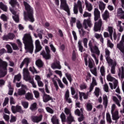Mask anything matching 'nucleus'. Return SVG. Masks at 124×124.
Here are the masks:
<instances>
[{"label":"nucleus","instance_id":"3c124183","mask_svg":"<svg viewBox=\"0 0 124 124\" xmlns=\"http://www.w3.org/2000/svg\"><path fill=\"white\" fill-rule=\"evenodd\" d=\"M22 106H23L24 108L25 109H27L28 107H29V102H26V101H22Z\"/></svg>","mask_w":124,"mask_h":124},{"label":"nucleus","instance_id":"6e6d98bb","mask_svg":"<svg viewBox=\"0 0 124 124\" xmlns=\"http://www.w3.org/2000/svg\"><path fill=\"white\" fill-rule=\"evenodd\" d=\"M78 31L80 36L82 37H83V36L86 34V31H84L83 29L79 30Z\"/></svg>","mask_w":124,"mask_h":124},{"label":"nucleus","instance_id":"680f3d73","mask_svg":"<svg viewBox=\"0 0 124 124\" xmlns=\"http://www.w3.org/2000/svg\"><path fill=\"white\" fill-rule=\"evenodd\" d=\"M91 72L94 75V76H97V72H96V68H93L91 69Z\"/></svg>","mask_w":124,"mask_h":124},{"label":"nucleus","instance_id":"a19ab883","mask_svg":"<svg viewBox=\"0 0 124 124\" xmlns=\"http://www.w3.org/2000/svg\"><path fill=\"white\" fill-rule=\"evenodd\" d=\"M36 64L38 67H42L43 66V62L41 60L39 59L36 61Z\"/></svg>","mask_w":124,"mask_h":124},{"label":"nucleus","instance_id":"c9c22d12","mask_svg":"<svg viewBox=\"0 0 124 124\" xmlns=\"http://www.w3.org/2000/svg\"><path fill=\"white\" fill-rule=\"evenodd\" d=\"M0 8L3 10V11H5V12L7 11V6L3 4L2 2H0Z\"/></svg>","mask_w":124,"mask_h":124},{"label":"nucleus","instance_id":"39448f33","mask_svg":"<svg viewBox=\"0 0 124 124\" xmlns=\"http://www.w3.org/2000/svg\"><path fill=\"white\" fill-rule=\"evenodd\" d=\"M97 83H96V80H95V78H93L92 82L90 84L89 92H87V93L79 92L80 100H83V98H82V96L84 99H88V97L89 96V94H90V93H91L93 91V88H94V86H97Z\"/></svg>","mask_w":124,"mask_h":124},{"label":"nucleus","instance_id":"2f4dec72","mask_svg":"<svg viewBox=\"0 0 124 124\" xmlns=\"http://www.w3.org/2000/svg\"><path fill=\"white\" fill-rule=\"evenodd\" d=\"M36 31L37 32L38 36L39 37L40 39H42L43 38V30L40 29H37Z\"/></svg>","mask_w":124,"mask_h":124},{"label":"nucleus","instance_id":"e2e57ef3","mask_svg":"<svg viewBox=\"0 0 124 124\" xmlns=\"http://www.w3.org/2000/svg\"><path fill=\"white\" fill-rule=\"evenodd\" d=\"M34 96L36 98H38V97H39V92H38V91H36V90H34L33 92Z\"/></svg>","mask_w":124,"mask_h":124},{"label":"nucleus","instance_id":"4d7b16f0","mask_svg":"<svg viewBox=\"0 0 124 124\" xmlns=\"http://www.w3.org/2000/svg\"><path fill=\"white\" fill-rule=\"evenodd\" d=\"M57 81L59 85V87H60L61 88V89H63V88H64V86L63 85V84L62 82V80H61V79H60V78H58L57 79Z\"/></svg>","mask_w":124,"mask_h":124},{"label":"nucleus","instance_id":"ddd939ff","mask_svg":"<svg viewBox=\"0 0 124 124\" xmlns=\"http://www.w3.org/2000/svg\"><path fill=\"white\" fill-rule=\"evenodd\" d=\"M15 37V35L13 34V33H9L7 35H4L2 38L3 40H6V41H7V40H9V39L13 40Z\"/></svg>","mask_w":124,"mask_h":124},{"label":"nucleus","instance_id":"864d4df0","mask_svg":"<svg viewBox=\"0 0 124 124\" xmlns=\"http://www.w3.org/2000/svg\"><path fill=\"white\" fill-rule=\"evenodd\" d=\"M60 117L62 120V123H64L65 122H66V120H65V115L64 114V113H62L60 115Z\"/></svg>","mask_w":124,"mask_h":124},{"label":"nucleus","instance_id":"c85d7f7f","mask_svg":"<svg viewBox=\"0 0 124 124\" xmlns=\"http://www.w3.org/2000/svg\"><path fill=\"white\" fill-rule=\"evenodd\" d=\"M106 4L103 3V2L100 1L99 2V8L100 10H101V11L102 12H103V11H104V9H105V6H106Z\"/></svg>","mask_w":124,"mask_h":124},{"label":"nucleus","instance_id":"79ce46f5","mask_svg":"<svg viewBox=\"0 0 124 124\" xmlns=\"http://www.w3.org/2000/svg\"><path fill=\"white\" fill-rule=\"evenodd\" d=\"M100 72L101 76H105V68L102 66L100 68Z\"/></svg>","mask_w":124,"mask_h":124},{"label":"nucleus","instance_id":"4be33fe9","mask_svg":"<svg viewBox=\"0 0 124 124\" xmlns=\"http://www.w3.org/2000/svg\"><path fill=\"white\" fill-rule=\"evenodd\" d=\"M117 16L118 17L121 18V19H124V11H123V9L121 8H119L117 10Z\"/></svg>","mask_w":124,"mask_h":124},{"label":"nucleus","instance_id":"2eb2a0df","mask_svg":"<svg viewBox=\"0 0 124 124\" xmlns=\"http://www.w3.org/2000/svg\"><path fill=\"white\" fill-rule=\"evenodd\" d=\"M10 11L12 12V14H13V18L16 22V23H18L19 22V13L15 12L14 10H11V9H10Z\"/></svg>","mask_w":124,"mask_h":124},{"label":"nucleus","instance_id":"f257e3e1","mask_svg":"<svg viewBox=\"0 0 124 124\" xmlns=\"http://www.w3.org/2000/svg\"><path fill=\"white\" fill-rule=\"evenodd\" d=\"M22 39L26 52L32 54V52H33V44L32 43V39L31 34H24Z\"/></svg>","mask_w":124,"mask_h":124},{"label":"nucleus","instance_id":"13d9d810","mask_svg":"<svg viewBox=\"0 0 124 124\" xmlns=\"http://www.w3.org/2000/svg\"><path fill=\"white\" fill-rule=\"evenodd\" d=\"M3 118L4 120H5V121H6V122H7L8 123V122H9V119H10L9 115H7L3 113Z\"/></svg>","mask_w":124,"mask_h":124},{"label":"nucleus","instance_id":"69168bd1","mask_svg":"<svg viewBox=\"0 0 124 124\" xmlns=\"http://www.w3.org/2000/svg\"><path fill=\"white\" fill-rule=\"evenodd\" d=\"M30 71H31V72H32V73H35V74H37L38 73V72H37V71H36V69H35V68L33 67H30L29 68Z\"/></svg>","mask_w":124,"mask_h":124},{"label":"nucleus","instance_id":"a878e982","mask_svg":"<svg viewBox=\"0 0 124 124\" xmlns=\"http://www.w3.org/2000/svg\"><path fill=\"white\" fill-rule=\"evenodd\" d=\"M65 98L68 103H71L72 102V100L69 98V91H68V90H67L65 92Z\"/></svg>","mask_w":124,"mask_h":124},{"label":"nucleus","instance_id":"20e7f679","mask_svg":"<svg viewBox=\"0 0 124 124\" xmlns=\"http://www.w3.org/2000/svg\"><path fill=\"white\" fill-rule=\"evenodd\" d=\"M94 16L95 21H97V20H98L97 22L95 23L94 31H100L101 26H102V20L99 19L100 18V12H99L98 9L95 8L94 9Z\"/></svg>","mask_w":124,"mask_h":124},{"label":"nucleus","instance_id":"774afa93","mask_svg":"<svg viewBox=\"0 0 124 124\" xmlns=\"http://www.w3.org/2000/svg\"><path fill=\"white\" fill-rule=\"evenodd\" d=\"M93 59H90L89 60V67H90V68H93Z\"/></svg>","mask_w":124,"mask_h":124},{"label":"nucleus","instance_id":"4c0bfd02","mask_svg":"<svg viewBox=\"0 0 124 124\" xmlns=\"http://www.w3.org/2000/svg\"><path fill=\"white\" fill-rule=\"evenodd\" d=\"M66 122L68 124H71L72 122H74V118L73 117L72 115H70L67 117V119L66 120Z\"/></svg>","mask_w":124,"mask_h":124},{"label":"nucleus","instance_id":"393cba45","mask_svg":"<svg viewBox=\"0 0 124 124\" xmlns=\"http://www.w3.org/2000/svg\"><path fill=\"white\" fill-rule=\"evenodd\" d=\"M117 47L124 54V43H122V42H120L119 43L117 44Z\"/></svg>","mask_w":124,"mask_h":124},{"label":"nucleus","instance_id":"de8ad7c7","mask_svg":"<svg viewBox=\"0 0 124 124\" xmlns=\"http://www.w3.org/2000/svg\"><path fill=\"white\" fill-rule=\"evenodd\" d=\"M88 38H84L83 39L82 42L85 48H88Z\"/></svg>","mask_w":124,"mask_h":124},{"label":"nucleus","instance_id":"e433bc0d","mask_svg":"<svg viewBox=\"0 0 124 124\" xmlns=\"http://www.w3.org/2000/svg\"><path fill=\"white\" fill-rule=\"evenodd\" d=\"M51 122L53 124H60L59 123V119L57 118V116H53L51 118Z\"/></svg>","mask_w":124,"mask_h":124},{"label":"nucleus","instance_id":"aec40b11","mask_svg":"<svg viewBox=\"0 0 124 124\" xmlns=\"http://www.w3.org/2000/svg\"><path fill=\"white\" fill-rule=\"evenodd\" d=\"M109 64H111V68L110 69V72L111 74H115L116 73V70L115 69V67L117 65V62L116 61H113L111 63H108Z\"/></svg>","mask_w":124,"mask_h":124},{"label":"nucleus","instance_id":"338daca9","mask_svg":"<svg viewBox=\"0 0 124 124\" xmlns=\"http://www.w3.org/2000/svg\"><path fill=\"white\" fill-rule=\"evenodd\" d=\"M74 13L75 14H77L78 13V7H77V5L75 4L74 6Z\"/></svg>","mask_w":124,"mask_h":124},{"label":"nucleus","instance_id":"f704fd0d","mask_svg":"<svg viewBox=\"0 0 124 124\" xmlns=\"http://www.w3.org/2000/svg\"><path fill=\"white\" fill-rule=\"evenodd\" d=\"M103 104L105 106V108H106L108 104V98L106 95H103Z\"/></svg>","mask_w":124,"mask_h":124},{"label":"nucleus","instance_id":"a18cd8bd","mask_svg":"<svg viewBox=\"0 0 124 124\" xmlns=\"http://www.w3.org/2000/svg\"><path fill=\"white\" fill-rule=\"evenodd\" d=\"M75 113L78 116H82L83 115V109H76Z\"/></svg>","mask_w":124,"mask_h":124},{"label":"nucleus","instance_id":"c756f323","mask_svg":"<svg viewBox=\"0 0 124 124\" xmlns=\"http://www.w3.org/2000/svg\"><path fill=\"white\" fill-rule=\"evenodd\" d=\"M85 5H86V9L89 12H91L93 10V5L91 3L88 2H85Z\"/></svg>","mask_w":124,"mask_h":124},{"label":"nucleus","instance_id":"cd10ccee","mask_svg":"<svg viewBox=\"0 0 124 124\" xmlns=\"http://www.w3.org/2000/svg\"><path fill=\"white\" fill-rule=\"evenodd\" d=\"M117 23L116 26L119 28V31H120V32H123V31H124V27L122 26V21H118Z\"/></svg>","mask_w":124,"mask_h":124},{"label":"nucleus","instance_id":"8fccbe9b","mask_svg":"<svg viewBox=\"0 0 124 124\" xmlns=\"http://www.w3.org/2000/svg\"><path fill=\"white\" fill-rule=\"evenodd\" d=\"M66 77H67V78L69 81L70 83H71V82L72 81V78H71V75L70 74L67 73L65 74Z\"/></svg>","mask_w":124,"mask_h":124},{"label":"nucleus","instance_id":"bb28decb","mask_svg":"<svg viewBox=\"0 0 124 124\" xmlns=\"http://www.w3.org/2000/svg\"><path fill=\"white\" fill-rule=\"evenodd\" d=\"M43 98L44 102H48L49 100H52V97L46 94H44Z\"/></svg>","mask_w":124,"mask_h":124},{"label":"nucleus","instance_id":"5701e85b","mask_svg":"<svg viewBox=\"0 0 124 124\" xmlns=\"http://www.w3.org/2000/svg\"><path fill=\"white\" fill-rule=\"evenodd\" d=\"M51 67L53 69H56V68H57V69H61V68H62L59 61H56L53 63L51 64Z\"/></svg>","mask_w":124,"mask_h":124},{"label":"nucleus","instance_id":"9b49d317","mask_svg":"<svg viewBox=\"0 0 124 124\" xmlns=\"http://www.w3.org/2000/svg\"><path fill=\"white\" fill-rule=\"evenodd\" d=\"M83 27L87 31H90L89 28L92 27V22L90 19H84L83 23Z\"/></svg>","mask_w":124,"mask_h":124},{"label":"nucleus","instance_id":"0e129e2a","mask_svg":"<svg viewBox=\"0 0 124 124\" xmlns=\"http://www.w3.org/2000/svg\"><path fill=\"white\" fill-rule=\"evenodd\" d=\"M83 17H91L92 16V14L91 13H88V12H85L83 15Z\"/></svg>","mask_w":124,"mask_h":124},{"label":"nucleus","instance_id":"f3484780","mask_svg":"<svg viewBox=\"0 0 124 124\" xmlns=\"http://www.w3.org/2000/svg\"><path fill=\"white\" fill-rule=\"evenodd\" d=\"M111 114L112 115V119L114 121H117L120 119V116H119V112L118 111L114 110V109H112L111 110Z\"/></svg>","mask_w":124,"mask_h":124},{"label":"nucleus","instance_id":"423d86ee","mask_svg":"<svg viewBox=\"0 0 124 124\" xmlns=\"http://www.w3.org/2000/svg\"><path fill=\"white\" fill-rule=\"evenodd\" d=\"M8 64L5 61L0 58V78L4 77L7 74V66Z\"/></svg>","mask_w":124,"mask_h":124},{"label":"nucleus","instance_id":"09e8293b","mask_svg":"<svg viewBox=\"0 0 124 124\" xmlns=\"http://www.w3.org/2000/svg\"><path fill=\"white\" fill-rule=\"evenodd\" d=\"M100 93V89H99V88L96 87L94 91L95 95H96V96H98V95H99Z\"/></svg>","mask_w":124,"mask_h":124},{"label":"nucleus","instance_id":"603ef678","mask_svg":"<svg viewBox=\"0 0 124 124\" xmlns=\"http://www.w3.org/2000/svg\"><path fill=\"white\" fill-rule=\"evenodd\" d=\"M106 118H107V122H108V123H109V124H111V123H112V120L111 119V116L109 113H107Z\"/></svg>","mask_w":124,"mask_h":124},{"label":"nucleus","instance_id":"0eeeda50","mask_svg":"<svg viewBox=\"0 0 124 124\" xmlns=\"http://www.w3.org/2000/svg\"><path fill=\"white\" fill-rule=\"evenodd\" d=\"M107 80L109 82H113L114 85L113 86V83L109 82V85L111 90L113 89H116L117 86H118V80L116 79L114 77L111 76V74H108L107 76Z\"/></svg>","mask_w":124,"mask_h":124},{"label":"nucleus","instance_id":"052dcab7","mask_svg":"<svg viewBox=\"0 0 124 124\" xmlns=\"http://www.w3.org/2000/svg\"><path fill=\"white\" fill-rule=\"evenodd\" d=\"M104 90L106 93L109 92V87L107 84H105L104 85Z\"/></svg>","mask_w":124,"mask_h":124},{"label":"nucleus","instance_id":"6ab92c4d","mask_svg":"<svg viewBox=\"0 0 124 124\" xmlns=\"http://www.w3.org/2000/svg\"><path fill=\"white\" fill-rule=\"evenodd\" d=\"M30 62H31V59L30 58H25L19 66L20 68L22 69V68H23V66H24V64H26L27 67L29 66V63H30Z\"/></svg>","mask_w":124,"mask_h":124},{"label":"nucleus","instance_id":"1a4fd4ad","mask_svg":"<svg viewBox=\"0 0 124 124\" xmlns=\"http://www.w3.org/2000/svg\"><path fill=\"white\" fill-rule=\"evenodd\" d=\"M45 50L46 51V52H45V51H43L41 53V55H42L43 58H44V59H46V60H49V59L51 58V55L50 54V49H49V47H48V46H46Z\"/></svg>","mask_w":124,"mask_h":124},{"label":"nucleus","instance_id":"ea45409f","mask_svg":"<svg viewBox=\"0 0 124 124\" xmlns=\"http://www.w3.org/2000/svg\"><path fill=\"white\" fill-rule=\"evenodd\" d=\"M9 3L10 4H11V5H12L13 7H14L15 5H17V6H19V4L17 2V1H16V0H11L9 2Z\"/></svg>","mask_w":124,"mask_h":124},{"label":"nucleus","instance_id":"5fc2aeb1","mask_svg":"<svg viewBox=\"0 0 124 124\" xmlns=\"http://www.w3.org/2000/svg\"><path fill=\"white\" fill-rule=\"evenodd\" d=\"M21 74H18L16 76H15L14 80L18 81V82H19V81L21 80Z\"/></svg>","mask_w":124,"mask_h":124},{"label":"nucleus","instance_id":"6e6552de","mask_svg":"<svg viewBox=\"0 0 124 124\" xmlns=\"http://www.w3.org/2000/svg\"><path fill=\"white\" fill-rule=\"evenodd\" d=\"M61 1V9H63L68 13V15H70V12H69V7L66 2V0H60Z\"/></svg>","mask_w":124,"mask_h":124},{"label":"nucleus","instance_id":"473e14b6","mask_svg":"<svg viewBox=\"0 0 124 124\" xmlns=\"http://www.w3.org/2000/svg\"><path fill=\"white\" fill-rule=\"evenodd\" d=\"M78 44L79 51H80L81 53H83V52H84V47L83 46H82V41H78Z\"/></svg>","mask_w":124,"mask_h":124},{"label":"nucleus","instance_id":"f03ea898","mask_svg":"<svg viewBox=\"0 0 124 124\" xmlns=\"http://www.w3.org/2000/svg\"><path fill=\"white\" fill-rule=\"evenodd\" d=\"M24 6L25 7L26 10L27 11V13L26 14L25 12L24 13V20L25 21H30L32 23L34 22V18H33V10L32 8L31 7V6L26 1L23 2Z\"/></svg>","mask_w":124,"mask_h":124},{"label":"nucleus","instance_id":"58836bf2","mask_svg":"<svg viewBox=\"0 0 124 124\" xmlns=\"http://www.w3.org/2000/svg\"><path fill=\"white\" fill-rule=\"evenodd\" d=\"M103 18L105 21H106L108 18H109V12L108 11L106 10L103 15Z\"/></svg>","mask_w":124,"mask_h":124},{"label":"nucleus","instance_id":"7ed1b4c3","mask_svg":"<svg viewBox=\"0 0 124 124\" xmlns=\"http://www.w3.org/2000/svg\"><path fill=\"white\" fill-rule=\"evenodd\" d=\"M93 40L89 41L88 45L90 47V51L92 53V57H93V59L95 60L96 64H98V59L97 58H96L95 54H96L97 56H99L100 54V51H99L97 46L96 45L93 46Z\"/></svg>","mask_w":124,"mask_h":124},{"label":"nucleus","instance_id":"412c9836","mask_svg":"<svg viewBox=\"0 0 124 124\" xmlns=\"http://www.w3.org/2000/svg\"><path fill=\"white\" fill-rule=\"evenodd\" d=\"M31 121L33 123H36L37 124L42 121V115L39 116H32L31 117Z\"/></svg>","mask_w":124,"mask_h":124},{"label":"nucleus","instance_id":"7c9ffc66","mask_svg":"<svg viewBox=\"0 0 124 124\" xmlns=\"http://www.w3.org/2000/svg\"><path fill=\"white\" fill-rule=\"evenodd\" d=\"M25 98L27 100H31L33 99V95L31 93H28L25 95Z\"/></svg>","mask_w":124,"mask_h":124},{"label":"nucleus","instance_id":"9d476101","mask_svg":"<svg viewBox=\"0 0 124 124\" xmlns=\"http://www.w3.org/2000/svg\"><path fill=\"white\" fill-rule=\"evenodd\" d=\"M23 74L24 80L25 81H28V80H30L31 77L30 75V72H29V69L27 68H24L23 69Z\"/></svg>","mask_w":124,"mask_h":124},{"label":"nucleus","instance_id":"49530a36","mask_svg":"<svg viewBox=\"0 0 124 124\" xmlns=\"http://www.w3.org/2000/svg\"><path fill=\"white\" fill-rule=\"evenodd\" d=\"M12 111L14 114H15L16 113H20L22 114V113H23V110L22 109H12Z\"/></svg>","mask_w":124,"mask_h":124},{"label":"nucleus","instance_id":"72a5a7b5","mask_svg":"<svg viewBox=\"0 0 124 124\" xmlns=\"http://www.w3.org/2000/svg\"><path fill=\"white\" fill-rule=\"evenodd\" d=\"M108 31L109 33V35H113V33L116 32V29H114L112 27H108Z\"/></svg>","mask_w":124,"mask_h":124},{"label":"nucleus","instance_id":"b1692460","mask_svg":"<svg viewBox=\"0 0 124 124\" xmlns=\"http://www.w3.org/2000/svg\"><path fill=\"white\" fill-rule=\"evenodd\" d=\"M94 37H95L96 39H99L102 44H103L104 43V39L103 38V36H102V34L95 33L94 34Z\"/></svg>","mask_w":124,"mask_h":124},{"label":"nucleus","instance_id":"dca6fc26","mask_svg":"<svg viewBox=\"0 0 124 124\" xmlns=\"http://www.w3.org/2000/svg\"><path fill=\"white\" fill-rule=\"evenodd\" d=\"M27 90V86L26 85H22L21 88L19 89L17 92L18 95H23L26 94Z\"/></svg>","mask_w":124,"mask_h":124},{"label":"nucleus","instance_id":"37998d69","mask_svg":"<svg viewBox=\"0 0 124 124\" xmlns=\"http://www.w3.org/2000/svg\"><path fill=\"white\" fill-rule=\"evenodd\" d=\"M0 19L2 20L3 22H7V20H8V17L4 14H2L0 16Z\"/></svg>","mask_w":124,"mask_h":124},{"label":"nucleus","instance_id":"f8f14e48","mask_svg":"<svg viewBox=\"0 0 124 124\" xmlns=\"http://www.w3.org/2000/svg\"><path fill=\"white\" fill-rule=\"evenodd\" d=\"M105 58L108 63H111L113 61L110 58V51L107 48L105 49Z\"/></svg>","mask_w":124,"mask_h":124},{"label":"nucleus","instance_id":"bf43d9fd","mask_svg":"<svg viewBox=\"0 0 124 124\" xmlns=\"http://www.w3.org/2000/svg\"><path fill=\"white\" fill-rule=\"evenodd\" d=\"M6 47L7 49L8 53H12V48H11V46H10V45L7 44L6 45Z\"/></svg>","mask_w":124,"mask_h":124},{"label":"nucleus","instance_id":"4468645a","mask_svg":"<svg viewBox=\"0 0 124 124\" xmlns=\"http://www.w3.org/2000/svg\"><path fill=\"white\" fill-rule=\"evenodd\" d=\"M35 53H37V52H39L42 49V46H41V45H40V41L39 40H36L35 41Z\"/></svg>","mask_w":124,"mask_h":124},{"label":"nucleus","instance_id":"c03bdc74","mask_svg":"<svg viewBox=\"0 0 124 124\" xmlns=\"http://www.w3.org/2000/svg\"><path fill=\"white\" fill-rule=\"evenodd\" d=\"M26 81L31 84L33 88H36V84H35V83H34V81L33 80V78H31L30 79H29V80Z\"/></svg>","mask_w":124,"mask_h":124},{"label":"nucleus","instance_id":"a211bd4d","mask_svg":"<svg viewBox=\"0 0 124 124\" xmlns=\"http://www.w3.org/2000/svg\"><path fill=\"white\" fill-rule=\"evenodd\" d=\"M119 99L117 98V97L116 96H113L112 97V99L113 101L118 105V107H121V101H122V97L121 95H117Z\"/></svg>","mask_w":124,"mask_h":124}]
</instances>
